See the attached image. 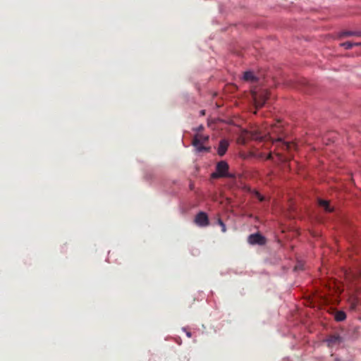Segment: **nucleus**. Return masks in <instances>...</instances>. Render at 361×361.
<instances>
[{
    "label": "nucleus",
    "mask_w": 361,
    "mask_h": 361,
    "mask_svg": "<svg viewBox=\"0 0 361 361\" xmlns=\"http://www.w3.org/2000/svg\"><path fill=\"white\" fill-rule=\"evenodd\" d=\"M228 164L225 161H221L216 164V172L212 174V177L214 178H222V177H232L228 173Z\"/></svg>",
    "instance_id": "nucleus-1"
},
{
    "label": "nucleus",
    "mask_w": 361,
    "mask_h": 361,
    "mask_svg": "<svg viewBox=\"0 0 361 361\" xmlns=\"http://www.w3.org/2000/svg\"><path fill=\"white\" fill-rule=\"evenodd\" d=\"M247 241L251 245H264L266 244L267 240L264 236L257 233L250 235Z\"/></svg>",
    "instance_id": "nucleus-2"
},
{
    "label": "nucleus",
    "mask_w": 361,
    "mask_h": 361,
    "mask_svg": "<svg viewBox=\"0 0 361 361\" xmlns=\"http://www.w3.org/2000/svg\"><path fill=\"white\" fill-rule=\"evenodd\" d=\"M195 223L200 227L207 226L209 224L208 216L205 212H200L195 216Z\"/></svg>",
    "instance_id": "nucleus-3"
},
{
    "label": "nucleus",
    "mask_w": 361,
    "mask_h": 361,
    "mask_svg": "<svg viewBox=\"0 0 361 361\" xmlns=\"http://www.w3.org/2000/svg\"><path fill=\"white\" fill-rule=\"evenodd\" d=\"M343 338L336 334L329 336L326 340L329 347H334L336 345H338L343 343Z\"/></svg>",
    "instance_id": "nucleus-4"
},
{
    "label": "nucleus",
    "mask_w": 361,
    "mask_h": 361,
    "mask_svg": "<svg viewBox=\"0 0 361 361\" xmlns=\"http://www.w3.org/2000/svg\"><path fill=\"white\" fill-rule=\"evenodd\" d=\"M242 79L246 82H257L259 81V78L255 75L254 72L251 70L246 71L243 73Z\"/></svg>",
    "instance_id": "nucleus-5"
},
{
    "label": "nucleus",
    "mask_w": 361,
    "mask_h": 361,
    "mask_svg": "<svg viewBox=\"0 0 361 361\" xmlns=\"http://www.w3.org/2000/svg\"><path fill=\"white\" fill-rule=\"evenodd\" d=\"M200 137H194L192 144L199 152H208L209 148L203 146V142L199 139Z\"/></svg>",
    "instance_id": "nucleus-6"
},
{
    "label": "nucleus",
    "mask_w": 361,
    "mask_h": 361,
    "mask_svg": "<svg viewBox=\"0 0 361 361\" xmlns=\"http://www.w3.org/2000/svg\"><path fill=\"white\" fill-rule=\"evenodd\" d=\"M228 146H229V142L228 140H226L225 139L221 140L219 142V146L217 148L218 154L221 157L224 156L226 154Z\"/></svg>",
    "instance_id": "nucleus-7"
},
{
    "label": "nucleus",
    "mask_w": 361,
    "mask_h": 361,
    "mask_svg": "<svg viewBox=\"0 0 361 361\" xmlns=\"http://www.w3.org/2000/svg\"><path fill=\"white\" fill-rule=\"evenodd\" d=\"M350 36H357L359 37L358 31H350V30H343L338 33V37L343 38L345 37H350Z\"/></svg>",
    "instance_id": "nucleus-8"
},
{
    "label": "nucleus",
    "mask_w": 361,
    "mask_h": 361,
    "mask_svg": "<svg viewBox=\"0 0 361 361\" xmlns=\"http://www.w3.org/2000/svg\"><path fill=\"white\" fill-rule=\"evenodd\" d=\"M319 204L323 207L326 212H331L333 211V208L330 207L329 202L326 200H319Z\"/></svg>",
    "instance_id": "nucleus-9"
},
{
    "label": "nucleus",
    "mask_w": 361,
    "mask_h": 361,
    "mask_svg": "<svg viewBox=\"0 0 361 361\" xmlns=\"http://www.w3.org/2000/svg\"><path fill=\"white\" fill-rule=\"evenodd\" d=\"M346 318V314L343 311H338L335 314V319L337 322H342Z\"/></svg>",
    "instance_id": "nucleus-10"
},
{
    "label": "nucleus",
    "mask_w": 361,
    "mask_h": 361,
    "mask_svg": "<svg viewBox=\"0 0 361 361\" xmlns=\"http://www.w3.org/2000/svg\"><path fill=\"white\" fill-rule=\"evenodd\" d=\"M341 47H343L346 50L351 49L353 47V42L347 41L345 42L341 43Z\"/></svg>",
    "instance_id": "nucleus-11"
},
{
    "label": "nucleus",
    "mask_w": 361,
    "mask_h": 361,
    "mask_svg": "<svg viewBox=\"0 0 361 361\" xmlns=\"http://www.w3.org/2000/svg\"><path fill=\"white\" fill-rule=\"evenodd\" d=\"M203 129L204 126L202 125H200L197 127L192 128V130L195 133L193 135H199L197 133L202 130Z\"/></svg>",
    "instance_id": "nucleus-12"
},
{
    "label": "nucleus",
    "mask_w": 361,
    "mask_h": 361,
    "mask_svg": "<svg viewBox=\"0 0 361 361\" xmlns=\"http://www.w3.org/2000/svg\"><path fill=\"white\" fill-rule=\"evenodd\" d=\"M218 224L219 225L221 226V231L223 233H225L226 231V225L222 221L221 219H218Z\"/></svg>",
    "instance_id": "nucleus-13"
},
{
    "label": "nucleus",
    "mask_w": 361,
    "mask_h": 361,
    "mask_svg": "<svg viewBox=\"0 0 361 361\" xmlns=\"http://www.w3.org/2000/svg\"><path fill=\"white\" fill-rule=\"evenodd\" d=\"M286 149H291L292 148L295 147V144L292 142H287L286 144Z\"/></svg>",
    "instance_id": "nucleus-14"
},
{
    "label": "nucleus",
    "mask_w": 361,
    "mask_h": 361,
    "mask_svg": "<svg viewBox=\"0 0 361 361\" xmlns=\"http://www.w3.org/2000/svg\"><path fill=\"white\" fill-rule=\"evenodd\" d=\"M357 304H358V300L355 299V301L351 303L350 309L355 310L356 308V306Z\"/></svg>",
    "instance_id": "nucleus-15"
},
{
    "label": "nucleus",
    "mask_w": 361,
    "mask_h": 361,
    "mask_svg": "<svg viewBox=\"0 0 361 361\" xmlns=\"http://www.w3.org/2000/svg\"><path fill=\"white\" fill-rule=\"evenodd\" d=\"M256 197L259 200V201H264V198L258 192H256Z\"/></svg>",
    "instance_id": "nucleus-16"
},
{
    "label": "nucleus",
    "mask_w": 361,
    "mask_h": 361,
    "mask_svg": "<svg viewBox=\"0 0 361 361\" xmlns=\"http://www.w3.org/2000/svg\"><path fill=\"white\" fill-rule=\"evenodd\" d=\"M295 270H301L302 269V265L301 264H298L295 267Z\"/></svg>",
    "instance_id": "nucleus-17"
},
{
    "label": "nucleus",
    "mask_w": 361,
    "mask_h": 361,
    "mask_svg": "<svg viewBox=\"0 0 361 361\" xmlns=\"http://www.w3.org/2000/svg\"><path fill=\"white\" fill-rule=\"evenodd\" d=\"M205 113H206V111L202 109L200 111L199 114H200V116H203L205 115Z\"/></svg>",
    "instance_id": "nucleus-18"
},
{
    "label": "nucleus",
    "mask_w": 361,
    "mask_h": 361,
    "mask_svg": "<svg viewBox=\"0 0 361 361\" xmlns=\"http://www.w3.org/2000/svg\"><path fill=\"white\" fill-rule=\"evenodd\" d=\"M359 46L361 47V42H353V47Z\"/></svg>",
    "instance_id": "nucleus-19"
},
{
    "label": "nucleus",
    "mask_w": 361,
    "mask_h": 361,
    "mask_svg": "<svg viewBox=\"0 0 361 361\" xmlns=\"http://www.w3.org/2000/svg\"><path fill=\"white\" fill-rule=\"evenodd\" d=\"M244 138H245V137H240V139L238 140V142H245Z\"/></svg>",
    "instance_id": "nucleus-20"
},
{
    "label": "nucleus",
    "mask_w": 361,
    "mask_h": 361,
    "mask_svg": "<svg viewBox=\"0 0 361 361\" xmlns=\"http://www.w3.org/2000/svg\"><path fill=\"white\" fill-rule=\"evenodd\" d=\"M187 336L190 338L191 337V333L190 332H187Z\"/></svg>",
    "instance_id": "nucleus-21"
},
{
    "label": "nucleus",
    "mask_w": 361,
    "mask_h": 361,
    "mask_svg": "<svg viewBox=\"0 0 361 361\" xmlns=\"http://www.w3.org/2000/svg\"><path fill=\"white\" fill-rule=\"evenodd\" d=\"M278 140H279V141H283V139H282V137H279Z\"/></svg>",
    "instance_id": "nucleus-22"
},
{
    "label": "nucleus",
    "mask_w": 361,
    "mask_h": 361,
    "mask_svg": "<svg viewBox=\"0 0 361 361\" xmlns=\"http://www.w3.org/2000/svg\"><path fill=\"white\" fill-rule=\"evenodd\" d=\"M208 137H209L208 136L204 137V140H207Z\"/></svg>",
    "instance_id": "nucleus-23"
},
{
    "label": "nucleus",
    "mask_w": 361,
    "mask_h": 361,
    "mask_svg": "<svg viewBox=\"0 0 361 361\" xmlns=\"http://www.w3.org/2000/svg\"><path fill=\"white\" fill-rule=\"evenodd\" d=\"M359 37H361V31H358Z\"/></svg>",
    "instance_id": "nucleus-24"
}]
</instances>
